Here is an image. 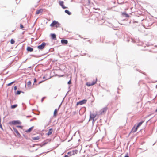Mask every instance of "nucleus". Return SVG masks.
<instances>
[{
  "mask_svg": "<svg viewBox=\"0 0 157 157\" xmlns=\"http://www.w3.org/2000/svg\"><path fill=\"white\" fill-rule=\"evenodd\" d=\"M144 121H142L140 122L137 125V126L136 127L135 125L134 126L133 128L132 129L131 132H132L133 133H134L136 132L138 128L141 126V125L142 124V123H143Z\"/></svg>",
  "mask_w": 157,
  "mask_h": 157,
  "instance_id": "f257e3e1",
  "label": "nucleus"
},
{
  "mask_svg": "<svg viewBox=\"0 0 157 157\" xmlns=\"http://www.w3.org/2000/svg\"><path fill=\"white\" fill-rule=\"evenodd\" d=\"M59 23L57 21H54L50 24V26L52 27H55L56 28L59 26Z\"/></svg>",
  "mask_w": 157,
  "mask_h": 157,
  "instance_id": "f03ea898",
  "label": "nucleus"
},
{
  "mask_svg": "<svg viewBox=\"0 0 157 157\" xmlns=\"http://www.w3.org/2000/svg\"><path fill=\"white\" fill-rule=\"evenodd\" d=\"M97 81V79L96 78L94 80L92 81V82H88L86 83V85L88 86H92L95 84Z\"/></svg>",
  "mask_w": 157,
  "mask_h": 157,
  "instance_id": "7ed1b4c3",
  "label": "nucleus"
},
{
  "mask_svg": "<svg viewBox=\"0 0 157 157\" xmlns=\"http://www.w3.org/2000/svg\"><path fill=\"white\" fill-rule=\"evenodd\" d=\"M21 122L19 120L13 121L10 123V125H16L17 124H21Z\"/></svg>",
  "mask_w": 157,
  "mask_h": 157,
  "instance_id": "20e7f679",
  "label": "nucleus"
},
{
  "mask_svg": "<svg viewBox=\"0 0 157 157\" xmlns=\"http://www.w3.org/2000/svg\"><path fill=\"white\" fill-rule=\"evenodd\" d=\"M46 43L45 42H43L40 45H39L37 47L38 49L40 50H42L46 46Z\"/></svg>",
  "mask_w": 157,
  "mask_h": 157,
  "instance_id": "39448f33",
  "label": "nucleus"
},
{
  "mask_svg": "<svg viewBox=\"0 0 157 157\" xmlns=\"http://www.w3.org/2000/svg\"><path fill=\"white\" fill-rule=\"evenodd\" d=\"M108 109V108L105 107L102 109L100 111L99 113L100 114L102 115L105 113Z\"/></svg>",
  "mask_w": 157,
  "mask_h": 157,
  "instance_id": "423d86ee",
  "label": "nucleus"
},
{
  "mask_svg": "<svg viewBox=\"0 0 157 157\" xmlns=\"http://www.w3.org/2000/svg\"><path fill=\"white\" fill-rule=\"evenodd\" d=\"M97 115V113L94 114H91L90 115V120H93V121H94V118Z\"/></svg>",
  "mask_w": 157,
  "mask_h": 157,
  "instance_id": "0eeeda50",
  "label": "nucleus"
},
{
  "mask_svg": "<svg viewBox=\"0 0 157 157\" xmlns=\"http://www.w3.org/2000/svg\"><path fill=\"white\" fill-rule=\"evenodd\" d=\"M59 5L64 9L67 8V7L65 6L64 5V2L63 1H59Z\"/></svg>",
  "mask_w": 157,
  "mask_h": 157,
  "instance_id": "6e6552de",
  "label": "nucleus"
},
{
  "mask_svg": "<svg viewBox=\"0 0 157 157\" xmlns=\"http://www.w3.org/2000/svg\"><path fill=\"white\" fill-rule=\"evenodd\" d=\"M87 102V100H82L81 101H79V102H78L77 103V105H82L83 104H85Z\"/></svg>",
  "mask_w": 157,
  "mask_h": 157,
  "instance_id": "1a4fd4ad",
  "label": "nucleus"
},
{
  "mask_svg": "<svg viewBox=\"0 0 157 157\" xmlns=\"http://www.w3.org/2000/svg\"><path fill=\"white\" fill-rule=\"evenodd\" d=\"M60 106L59 107L58 109H56L54 112L53 116L56 117L57 115V113L58 111L59 110V109Z\"/></svg>",
  "mask_w": 157,
  "mask_h": 157,
  "instance_id": "9d476101",
  "label": "nucleus"
},
{
  "mask_svg": "<svg viewBox=\"0 0 157 157\" xmlns=\"http://www.w3.org/2000/svg\"><path fill=\"white\" fill-rule=\"evenodd\" d=\"M40 138V136H38L36 137H32V139L33 140H39Z\"/></svg>",
  "mask_w": 157,
  "mask_h": 157,
  "instance_id": "9b49d317",
  "label": "nucleus"
},
{
  "mask_svg": "<svg viewBox=\"0 0 157 157\" xmlns=\"http://www.w3.org/2000/svg\"><path fill=\"white\" fill-rule=\"evenodd\" d=\"M13 129L14 131V132H15V133L17 135V136H20L21 135L18 132V131L15 128H13Z\"/></svg>",
  "mask_w": 157,
  "mask_h": 157,
  "instance_id": "f8f14e48",
  "label": "nucleus"
},
{
  "mask_svg": "<svg viewBox=\"0 0 157 157\" xmlns=\"http://www.w3.org/2000/svg\"><path fill=\"white\" fill-rule=\"evenodd\" d=\"M43 9H40L39 10H37L36 12V14L37 15L41 13H42L43 12Z\"/></svg>",
  "mask_w": 157,
  "mask_h": 157,
  "instance_id": "ddd939ff",
  "label": "nucleus"
},
{
  "mask_svg": "<svg viewBox=\"0 0 157 157\" xmlns=\"http://www.w3.org/2000/svg\"><path fill=\"white\" fill-rule=\"evenodd\" d=\"M75 152V151H70L68 152L67 154L70 155V156H71L72 155H74Z\"/></svg>",
  "mask_w": 157,
  "mask_h": 157,
  "instance_id": "4468645a",
  "label": "nucleus"
},
{
  "mask_svg": "<svg viewBox=\"0 0 157 157\" xmlns=\"http://www.w3.org/2000/svg\"><path fill=\"white\" fill-rule=\"evenodd\" d=\"M61 43L62 44H67L68 43V41L66 40H61Z\"/></svg>",
  "mask_w": 157,
  "mask_h": 157,
  "instance_id": "2eb2a0df",
  "label": "nucleus"
},
{
  "mask_svg": "<svg viewBox=\"0 0 157 157\" xmlns=\"http://www.w3.org/2000/svg\"><path fill=\"white\" fill-rule=\"evenodd\" d=\"M51 37L52 39L55 40H56V35L54 34H51Z\"/></svg>",
  "mask_w": 157,
  "mask_h": 157,
  "instance_id": "dca6fc26",
  "label": "nucleus"
},
{
  "mask_svg": "<svg viewBox=\"0 0 157 157\" xmlns=\"http://www.w3.org/2000/svg\"><path fill=\"white\" fill-rule=\"evenodd\" d=\"M52 128L50 129L48 132L47 134L48 136H49L52 134Z\"/></svg>",
  "mask_w": 157,
  "mask_h": 157,
  "instance_id": "f3484780",
  "label": "nucleus"
},
{
  "mask_svg": "<svg viewBox=\"0 0 157 157\" xmlns=\"http://www.w3.org/2000/svg\"><path fill=\"white\" fill-rule=\"evenodd\" d=\"M122 15L123 16H125V17H129V15L127 14L126 13L123 12L122 13Z\"/></svg>",
  "mask_w": 157,
  "mask_h": 157,
  "instance_id": "a211bd4d",
  "label": "nucleus"
},
{
  "mask_svg": "<svg viewBox=\"0 0 157 157\" xmlns=\"http://www.w3.org/2000/svg\"><path fill=\"white\" fill-rule=\"evenodd\" d=\"M27 49L28 51L30 52H32L33 51V49L30 47H28Z\"/></svg>",
  "mask_w": 157,
  "mask_h": 157,
  "instance_id": "6ab92c4d",
  "label": "nucleus"
},
{
  "mask_svg": "<svg viewBox=\"0 0 157 157\" xmlns=\"http://www.w3.org/2000/svg\"><path fill=\"white\" fill-rule=\"evenodd\" d=\"M33 128V127H31L30 128H29L27 130H26L25 131V132H29L32 130V129Z\"/></svg>",
  "mask_w": 157,
  "mask_h": 157,
  "instance_id": "aec40b11",
  "label": "nucleus"
},
{
  "mask_svg": "<svg viewBox=\"0 0 157 157\" xmlns=\"http://www.w3.org/2000/svg\"><path fill=\"white\" fill-rule=\"evenodd\" d=\"M65 12L69 15H70L71 14V13L68 10H65Z\"/></svg>",
  "mask_w": 157,
  "mask_h": 157,
  "instance_id": "412c9836",
  "label": "nucleus"
},
{
  "mask_svg": "<svg viewBox=\"0 0 157 157\" xmlns=\"http://www.w3.org/2000/svg\"><path fill=\"white\" fill-rule=\"evenodd\" d=\"M17 104H16V105H11V107L12 109H14V108H16V107H17Z\"/></svg>",
  "mask_w": 157,
  "mask_h": 157,
  "instance_id": "4be33fe9",
  "label": "nucleus"
},
{
  "mask_svg": "<svg viewBox=\"0 0 157 157\" xmlns=\"http://www.w3.org/2000/svg\"><path fill=\"white\" fill-rule=\"evenodd\" d=\"M31 85V81H29L27 83V86H28L29 87Z\"/></svg>",
  "mask_w": 157,
  "mask_h": 157,
  "instance_id": "5701e85b",
  "label": "nucleus"
},
{
  "mask_svg": "<svg viewBox=\"0 0 157 157\" xmlns=\"http://www.w3.org/2000/svg\"><path fill=\"white\" fill-rule=\"evenodd\" d=\"M10 43L11 44H13L15 43V41L13 39H11L10 40Z\"/></svg>",
  "mask_w": 157,
  "mask_h": 157,
  "instance_id": "b1692460",
  "label": "nucleus"
},
{
  "mask_svg": "<svg viewBox=\"0 0 157 157\" xmlns=\"http://www.w3.org/2000/svg\"><path fill=\"white\" fill-rule=\"evenodd\" d=\"M14 82H15V81H13L10 83H9L7 84V86H11L12 84Z\"/></svg>",
  "mask_w": 157,
  "mask_h": 157,
  "instance_id": "393cba45",
  "label": "nucleus"
},
{
  "mask_svg": "<svg viewBox=\"0 0 157 157\" xmlns=\"http://www.w3.org/2000/svg\"><path fill=\"white\" fill-rule=\"evenodd\" d=\"M21 91H17V93H16V94L17 95H19L21 94Z\"/></svg>",
  "mask_w": 157,
  "mask_h": 157,
  "instance_id": "a878e982",
  "label": "nucleus"
},
{
  "mask_svg": "<svg viewBox=\"0 0 157 157\" xmlns=\"http://www.w3.org/2000/svg\"><path fill=\"white\" fill-rule=\"evenodd\" d=\"M20 28L21 29H22L24 28L23 26L21 24H20Z\"/></svg>",
  "mask_w": 157,
  "mask_h": 157,
  "instance_id": "bb28decb",
  "label": "nucleus"
},
{
  "mask_svg": "<svg viewBox=\"0 0 157 157\" xmlns=\"http://www.w3.org/2000/svg\"><path fill=\"white\" fill-rule=\"evenodd\" d=\"M48 143L47 142H46V141H44V143L43 144V145H45V144H47Z\"/></svg>",
  "mask_w": 157,
  "mask_h": 157,
  "instance_id": "cd10ccee",
  "label": "nucleus"
},
{
  "mask_svg": "<svg viewBox=\"0 0 157 157\" xmlns=\"http://www.w3.org/2000/svg\"><path fill=\"white\" fill-rule=\"evenodd\" d=\"M17 86H15L14 87V90L16 91L17 90Z\"/></svg>",
  "mask_w": 157,
  "mask_h": 157,
  "instance_id": "c85d7f7f",
  "label": "nucleus"
},
{
  "mask_svg": "<svg viewBox=\"0 0 157 157\" xmlns=\"http://www.w3.org/2000/svg\"><path fill=\"white\" fill-rule=\"evenodd\" d=\"M17 127L18 128H22V127L21 126H17Z\"/></svg>",
  "mask_w": 157,
  "mask_h": 157,
  "instance_id": "c756f323",
  "label": "nucleus"
},
{
  "mask_svg": "<svg viewBox=\"0 0 157 157\" xmlns=\"http://www.w3.org/2000/svg\"><path fill=\"white\" fill-rule=\"evenodd\" d=\"M36 82V78H34V83Z\"/></svg>",
  "mask_w": 157,
  "mask_h": 157,
  "instance_id": "7c9ffc66",
  "label": "nucleus"
},
{
  "mask_svg": "<svg viewBox=\"0 0 157 157\" xmlns=\"http://www.w3.org/2000/svg\"><path fill=\"white\" fill-rule=\"evenodd\" d=\"M71 83V80H70L68 82V84H70Z\"/></svg>",
  "mask_w": 157,
  "mask_h": 157,
  "instance_id": "2f4dec72",
  "label": "nucleus"
},
{
  "mask_svg": "<svg viewBox=\"0 0 157 157\" xmlns=\"http://www.w3.org/2000/svg\"><path fill=\"white\" fill-rule=\"evenodd\" d=\"M44 97H43L42 98V99H41V101L42 102H43V100L44 99Z\"/></svg>",
  "mask_w": 157,
  "mask_h": 157,
  "instance_id": "473e14b6",
  "label": "nucleus"
},
{
  "mask_svg": "<svg viewBox=\"0 0 157 157\" xmlns=\"http://www.w3.org/2000/svg\"><path fill=\"white\" fill-rule=\"evenodd\" d=\"M64 157H69V156L67 155H65Z\"/></svg>",
  "mask_w": 157,
  "mask_h": 157,
  "instance_id": "72a5a7b5",
  "label": "nucleus"
},
{
  "mask_svg": "<svg viewBox=\"0 0 157 157\" xmlns=\"http://www.w3.org/2000/svg\"><path fill=\"white\" fill-rule=\"evenodd\" d=\"M43 82V81H41L39 83V84H40V83L42 82Z\"/></svg>",
  "mask_w": 157,
  "mask_h": 157,
  "instance_id": "f704fd0d",
  "label": "nucleus"
},
{
  "mask_svg": "<svg viewBox=\"0 0 157 157\" xmlns=\"http://www.w3.org/2000/svg\"><path fill=\"white\" fill-rule=\"evenodd\" d=\"M0 127L1 128H2V124L1 125H0Z\"/></svg>",
  "mask_w": 157,
  "mask_h": 157,
  "instance_id": "c9c22d12",
  "label": "nucleus"
},
{
  "mask_svg": "<svg viewBox=\"0 0 157 157\" xmlns=\"http://www.w3.org/2000/svg\"><path fill=\"white\" fill-rule=\"evenodd\" d=\"M124 157H129V156L128 155H126Z\"/></svg>",
  "mask_w": 157,
  "mask_h": 157,
  "instance_id": "e433bc0d",
  "label": "nucleus"
},
{
  "mask_svg": "<svg viewBox=\"0 0 157 157\" xmlns=\"http://www.w3.org/2000/svg\"><path fill=\"white\" fill-rule=\"evenodd\" d=\"M156 112H157V109L156 110Z\"/></svg>",
  "mask_w": 157,
  "mask_h": 157,
  "instance_id": "4c0bfd02",
  "label": "nucleus"
},
{
  "mask_svg": "<svg viewBox=\"0 0 157 157\" xmlns=\"http://www.w3.org/2000/svg\"><path fill=\"white\" fill-rule=\"evenodd\" d=\"M1 125V122H0V125Z\"/></svg>",
  "mask_w": 157,
  "mask_h": 157,
  "instance_id": "58836bf2",
  "label": "nucleus"
},
{
  "mask_svg": "<svg viewBox=\"0 0 157 157\" xmlns=\"http://www.w3.org/2000/svg\"><path fill=\"white\" fill-rule=\"evenodd\" d=\"M1 125V122H0V125Z\"/></svg>",
  "mask_w": 157,
  "mask_h": 157,
  "instance_id": "ea45409f",
  "label": "nucleus"
}]
</instances>
